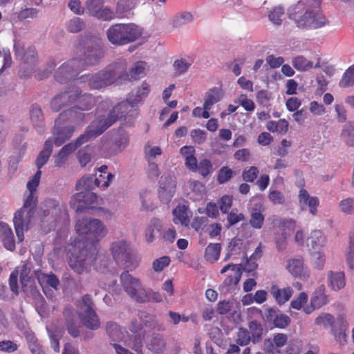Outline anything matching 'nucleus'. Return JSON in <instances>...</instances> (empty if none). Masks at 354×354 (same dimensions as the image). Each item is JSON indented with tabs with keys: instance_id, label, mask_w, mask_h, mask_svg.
Masks as SVG:
<instances>
[{
	"instance_id": "nucleus-59",
	"label": "nucleus",
	"mask_w": 354,
	"mask_h": 354,
	"mask_svg": "<svg viewBox=\"0 0 354 354\" xmlns=\"http://www.w3.org/2000/svg\"><path fill=\"white\" fill-rule=\"evenodd\" d=\"M145 153L147 161L150 162L153 161L157 156L161 155L162 150L159 147H151L148 145L145 147Z\"/></svg>"
},
{
	"instance_id": "nucleus-19",
	"label": "nucleus",
	"mask_w": 354,
	"mask_h": 354,
	"mask_svg": "<svg viewBox=\"0 0 354 354\" xmlns=\"http://www.w3.org/2000/svg\"><path fill=\"white\" fill-rule=\"evenodd\" d=\"M37 278L42 287L43 291L46 296L49 298L53 297V292L49 289L53 288L55 290H57L59 285V280L54 274H38L35 273Z\"/></svg>"
},
{
	"instance_id": "nucleus-47",
	"label": "nucleus",
	"mask_w": 354,
	"mask_h": 354,
	"mask_svg": "<svg viewBox=\"0 0 354 354\" xmlns=\"http://www.w3.org/2000/svg\"><path fill=\"white\" fill-rule=\"evenodd\" d=\"M354 85V64L351 66L343 74L339 82V86L342 88Z\"/></svg>"
},
{
	"instance_id": "nucleus-17",
	"label": "nucleus",
	"mask_w": 354,
	"mask_h": 354,
	"mask_svg": "<svg viewBox=\"0 0 354 354\" xmlns=\"http://www.w3.org/2000/svg\"><path fill=\"white\" fill-rule=\"evenodd\" d=\"M80 94V88L77 85L68 87L64 92L56 95L50 102V107L54 111H59L60 109L68 104L75 102Z\"/></svg>"
},
{
	"instance_id": "nucleus-52",
	"label": "nucleus",
	"mask_w": 354,
	"mask_h": 354,
	"mask_svg": "<svg viewBox=\"0 0 354 354\" xmlns=\"http://www.w3.org/2000/svg\"><path fill=\"white\" fill-rule=\"evenodd\" d=\"M192 63L193 61L191 59L182 58L176 59L174 63V66L178 74H183L187 71Z\"/></svg>"
},
{
	"instance_id": "nucleus-23",
	"label": "nucleus",
	"mask_w": 354,
	"mask_h": 354,
	"mask_svg": "<svg viewBox=\"0 0 354 354\" xmlns=\"http://www.w3.org/2000/svg\"><path fill=\"white\" fill-rule=\"evenodd\" d=\"M117 66H121L123 69L122 75H127V78H119L120 83L122 84L126 81H131L140 79L145 75L146 63L143 62H138L134 64L133 67L130 69L129 73L126 71V66L124 64L117 63Z\"/></svg>"
},
{
	"instance_id": "nucleus-10",
	"label": "nucleus",
	"mask_w": 354,
	"mask_h": 354,
	"mask_svg": "<svg viewBox=\"0 0 354 354\" xmlns=\"http://www.w3.org/2000/svg\"><path fill=\"white\" fill-rule=\"evenodd\" d=\"M93 301L88 295H84L77 303V313L83 325L91 330H96L100 326L97 315L93 308Z\"/></svg>"
},
{
	"instance_id": "nucleus-53",
	"label": "nucleus",
	"mask_w": 354,
	"mask_h": 354,
	"mask_svg": "<svg viewBox=\"0 0 354 354\" xmlns=\"http://www.w3.org/2000/svg\"><path fill=\"white\" fill-rule=\"evenodd\" d=\"M279 227L282 234L289 236L296 227V222L292 218L283 219L281 221Z\"/></svg>"
},
{
	"instance_id": "nucleus-32",
	"label": "nucleus",
	"mask_w": 354,
	"mask_h": 354,
	"mask_svg": "<svg viewBox=\"0 0 354 354\" xmlns=\"http://www.w3.org/2000/svg\"><path fill=\"white\" fill-rule=\"evenodd\" d=\"M194 21V16L188 11L176 13L169 21V24L174 28H178L191 24Z\"/></svg>"
},
{
	"instance_id": "nucleus-37",
	"label": "nucleus",
	"mask_w": 354,
	"mask_h": 354,
	"mask_svg": "<svg viewBox=\"0 0 354 354\" xmlns=\"http://www.w3.org/2000/svg\"><path fill=\"white\" fill-rule=\"evenodd\" d=\"M187 210V207L184 205H179L173 210L174 221L176 224L180 223L185 226L189 225V219Z\"/></svg>"
},
{
	"instance_id": "nucleus-35",
	"label": "nucleus",
	"mask_w": 354,
	"mask_h": 354,
	"mask_svg": "<svg viewBox=\"0 0 354 354\" xmlns=\"http://www.w3.org/2000/svg\"><path fill=\"white\" fill-rule=\"evenodd\" d=\"M326 288L324 285L318 286L313 292L310 304L319 308L328 303L326 295H325Z\"/></svg>"
},
{
	"instance_id": "nucleus-50",
	"label": "nucleus",
	"mask_w": 354,
	"mask_h": 354,
	"mask_svg": "<svg viewBox=\"0 0 354 354\" xmlns=\"http://www.w3.org/2000/svg\"><path fill=\"white\" fill-rule=\"evenodd\" d=\"M84 27V22L79 17H73L68 20L66 24V28L68 31L76 33L81 31Z\"/></svg>"
},
{
	"instance_id": "nucleus-31",
	"label": "nucleus",
	"mask_w": 354,
	"mask_h": 354,
	"mask_svg": "<svg viewBox=\"0 0 354 354\" xmlns=\"http://www.w3.org/2000/svg\"><path fill=\"white\" fill-rule=\"evenodd\" d=\"M325 243L326 238L323 232L320 230L311 232L307 239V244L310 251L323 249Z\"/></svg>"
},
{
	"instance_id": "nucleus-56",
	"label": "nucleus",
	"mask_w": 354,
	"mask_h": 354,
	"mask_svg": "<svg viewBox=\"0 0 354 354\" xmlns=\"http://www.w3.org/2000/svg\"><path fill=\"white\" fill-rule=\"evenodd\" d=\"M252 341L249 331L243 328H240L237 333L236 343L240 346H246Z\"/></svg>"
},
{
	"instance_id": "nucleus-30",
	"label": "nucleus",
	"mask_w": 354,
	"mask_h": 354,
	"mask_svg": "<svg viewBox=\"0 0 354 354\" xmlns=\"http://www.w3.org/2000/svg\"><path fill=\"white\" fill-rule=\"evenodd\" d=\"M102 183L101 178H95L93 176L82 177L76 183V189L84 192H91L97 187H100Z\"/></svg>"
},
{
	"instance_id": "nucleus-18",
	"label": "nucleus",
	"mask_w": 354,
	"mask_h": 354,
	"mask_svg": "<svg viewBox=\"0 0 354 354\" xmlns=\"http://www.w3.org/2000/svg\"><path fill=\"white\" fill-rule=\"evenodd\" d=\"M78 191V193L72 196L70 205L76 212H82L88 205L93 204L96 201L97 196L91 192H84L82 190Z\"/></svg>"
},
{
	"instance_id": "nucleus-27",
	"label": "nucleus",
	"mask_w": 354,
	"mask_h": 354,
	"mask_svg": "<svg viewBox=\"0 0 354 354\" xmlns=\"http://www.w3.org/2000/svg\"><path fill=\"white\" fill-rule=\"evenodd\" d=\"M270 292L279 305H283L287 302L293 293L292 289L290 287L288 286L281 289L275 284L270 287Z\"/></svg>"
},
{
	"instance_id": "nucleus-13",
	"label": "nucleus",
	"mask_w": 354,
	"mask_h": 354,
	"mask_svg": "<svg viewBox=\"0 0 354 354\" xmlns=\"http://www.w3.org/2000/svg\"><path fill=\"white\" fill-rule=\"evenodd\" d=\"M129 108L120 109L118 111L113 113L112 110L105 114L98 115L91 124H94V129L98 136L101 135L108 128H109L118 119L126 117Z\"/></svg>"
},
{
	"instance_id": "nucleus-9",
	"label": "nucleus",
	"mask_w": 354,
	"mask_h": 354,
	"mask_svg": "<svg viewBox=\"0 0 354 354\" xmlns=\"http://www.w3.org/2000/svg\"><path fill=\"white\" fill-rule=\"evenodd\" d=\"M94 124H89L86 128L84 133L80 135L75 141L71 142L65 145L54 156L55 165L57 167L62 166L68 156L72 153L77 147L88 142L90 139L96 138L98 134L94 129Z\"/></svg>"
},
{
	"instance_id": "nucleus-8",
	"label": "nucleus",
	"mask_w": 354,
	"mask_h": 354,
	"mask_svg": "<svg viewBox=\"0 0 354 354\" xmlns=\"http://www.w3.org/2000/svg\"><path fill=\"white\" fill-rule=\"evenodd\" d=\"M110 252L118 265L123 266L130 270L138 267V261L134 259L132 249L127 241L118 240L112 242Z\"/></svg>"
},
{
	"instance_id": "nucleus-7",
	"label": "nucleus",
	"mask_w": 354,
	"mask_h": 354,
	"mask_svg": "<svg viewBox=\"0 0 354 354\" xmlns=\"http://www.w3.org/2000/svg\"><path fill=\"white\" fill-rule=\"evenodd\" d=\"M40 219L50 230L57 225L66 224L68 222V214L65 205L54 200H48L41 206Z\"/></svg>"
},
{
	"instance_id": "nucleus-1",
	"label": "nucleus",
	"mask_w": 354,
	"mask_h": 354,
	"mask_svg": "<svg viewBox=\"0 0 354 354\" xmlns=\"http://www.w3.org/2000/svg\"><path fill=\"white\" fill-rule=\"evenodd\" d=\"M75 229L78 235L90 238L71 240L66 249L69 266L77 273L82 274L97 255L96 245L107 235L108 229L101 220L88 217L78 218Z\"/></svg>"
},
{
	"instance_id": "nucleus-42",
	"label": "nucleus",
	"mask_w": 354,
	"mask_h": 354,
	"mask_svg": "<svg viewBox=\"0 0 354 354\" xmlns=\"http://www.w3.org/2000/svg\"><path fill=\"white\" fill-rule=\"evenodd\" d=\"M310 260L315 269L322 270L326 262V255L323 249L310 251Z\"/></svg>"
},
{
	"instance_id": "nucleus-39",
	"label": "nucleus",
	"mask_w": 354,
	"mask_h": 354,
	"mask_svg": "<svg viewBox=\"0 0 354 354\" xmlns=\"http://www.w3.org/2000/svg\"><path fill=\"white\" fill-rule=\"evenodd\" d=\"M137 106L138 104H134L132 101L127 100L126 101L121 102L115 106L113 107V113L118 111L120 109L129 108L126 117L124 118L125 120L129 119L130 120L138 117L139 112Z\"/></svg>"
},
{
	"instance_id": "nucleus-49",
	"label": "nucleus",
	"mask_w": 354,
	"mask_h": 354,
	"mask_svg": "<svg viewBox=\"0 0 354 354\" xmlns=\"http://www.w3.org/2000/svg\"><path fill=\"white\" fill-rule=\"evenodd\" d=\"M106 332L109 336L114 341L119 340L123 337V331L116 323H107Z\"/></svg>"
},
{
	"instance_id": "nucleus-2",
	"label": "nucleus",
	"mask_w": 354,
	"mask_h": 354,
	"mask_svg": "<svg viewBox=\"0 0 354 354\" xmlns=\"http://www.w3.org/2000/svg\"><path fill=\"white\" fill-rule=\"evenodd\" d=\"M321 5V0H299L288 8V17L299 28H320L328 24Z\"/></svg>"
},
{
	"instance_id": "nucleus-3",
	"label": "nucleus",
	"mask_w": 354,
	"mask_h": 354,
	"mask_svg": "<svg viewBox=\"0 0 354 354\" xmlns=\"http://www.w3.org/2000/svg\"><path fill=\"white\" fill-rule=\"evenodd\" d=\"M103 57L101 42L97 40L95 44L88 47L82 59L74 58L62 64L55 74L57 82L64 83L77 75L85 66L97 64Z\"/></svg>"
},
{
	"instance_id": "nucleus-24",
	"label": "nucleus",
	"mask_w": 354,
	"mask_h": 354,
	"mask_svg": "<svg viewBox=\"0 0 354 354\" xmlns=\"http://www.w3.org/2000/svg\"><path fill=\"white\" fill-rule=\"evenodd\" d=\"M250 225L255 229H261L264 223V216L262 214L263 205L260 201L252 200L250 201Z\"/></svg>"
},
{
	"instance_id": "nucleus-60",
	"label": "nucleus",
	"mask_w": 354,
	"mask_h": 354,
	"mask_svg": "<svg viewBox=\"0 0 354 354\" xmlns=\"http://www.w3.org/2000/svg\"><path fill=\"white\" fill-rule=\"evenodd\" d=\"M170 263V258L167 256H163L153 261L152 267L155 272H160Z\"/></svg>"
},
{
	"instance_id": "nucleus-11",
	"label": "nucleus",
	"mask_w": 354,
	"mask_h": 354,
	"mask_svg": "<svg viewBox=\"0 0 354 354\" xmlns=\"http://www.w3.org/2000/svg\"><path fill=\"white\" fill-rule=\"evenodd\" d=\"M18 275L20 276V282L24 292L31 290L34 283L31 265L26 263H24L21 266L17 267V268L10 274L9 277L10 290L15 295H18Z\"/></svg>"
},
{
	"instance_id": "nucleus-5",
	"label": "nucleus",
	"mask_w": 354,
	"mask_h": 354,
	"mask_svg": "<svg viewBox=\"0 0 354 354\" xmlns=\"http://www.w3.org/2000/svg\"><path fill=\"white\" fill-rule=\"evenodd\" d=\"M122 71L121 66L113 64L96 73L80 76L76 80V84H87L89 88L93 89L103 88L115 83L120 84L119 78H127V75H122Z\"/></svg>"
},
{
	"instance_id": "nucleus-64",
	"label": "nucleus",
	"mask_w": 354,
	"mask_h": 354,
	"mask_svg": "<svg viewBox=\"0 0 354 354\" xmlns=\"http://www.w3.org/2000/svg\"><path fill=\"white\" fill-rule=\"evenodd\" d=\"M346 263L350 269L354 268V240L351 239L346 254Z\"/></svg>"
},
{
	"instance_id": "nucleus-6",
	"label": "nucleus",
	"mask_w": 354,
	"mask_h": 354,
	"mask_svg": "<svg viewBox=\"0 0 354 354\" xmlns=\"http://www.w3.org/2000/svg\"><path fill=\"white\" fill-rule=\"evenodd\" d=\"M142 34V28L133 23L115 24L111 26L106 30L109 41L116 46H122L133 42Z\"/></svg>"
},
{
	"instance_id": "nucleus-48",
	"label": "nucleus",
	"mask_w": 354,
	"mask_h": 354,
	"mask_svg": "<svg viewBox=\"0 0 354 354\" xmlns=\"http://www.w3.org/2000/svg\"><path fill=\"white\" fill-rule=\"evenodd\" d=\"M96 261V263L95 264V269L97 272H101V273H106L109 272V265L110 262L107 258L105 257H99L97 259L96 258V255L95 256V259L93 261ZM93 262H92L91 264H92ZM91 265H90L86 270L85 272H87L88 268H90ZM84 272V271L83 272Z\"/></svg>"
},
{
	"instance_id": "nucleus-33",
	"label": "nucleus",
	"mask_w": 354,
	"mask_h": 354,
	"mask_svg": "<svg viewBox=\"0 0 354 354\" xmlns=\"http://www.w3.org/2000/svg\"><path fill=\"white\" fill-rule=\"evenodd\" d=\"M328 281L330 287L335 291H338L346 285L345 275L343 272L329 271Z\"/></svg>"
},
{
	"instance_id": "nucleus-44",
	"label": "nucleus",
	"mask_w": 354,
	"mask_h": 354,
	"mask_svg": "<svg viewBox=\"0 0 354 354\" xmlns=\"http://www.w3.org/2000/svg\"><path fill=\"white\" fill-rule=\"evenodd\" d=\"M221 252L219 243H210L207 245L205 252V258L207 261L214 262L218 260Z\"/></svg>"
},
{
	"instance_id": "nucleus-63",
	"label": "nucleus",
	"mask_w": 354,
	"mask_h": 354,
	"mask_svg": "<svg viewBox=\"0 0 354 354\" xmlns=\"http://www.w3.org/2000/svg\"><path fill=\"white\" fill-rule=\"evenodd\" d=\"M31 120L34 125H37L39 127L43 126V116L41 109L37 106H33L30 113Z\"/></svg>"
},
{
	"instance_id": "nucleus-57",
	"label": "nucleus",
	"mask_w": 354,
	"mask_h": 354,
	"mask_svg": "<svg viewBox=\"0 0 354 354\" xmlns=\"http://www.w3.org/2000/svg\"><path fill=\"white\" fill-rule=\"evenodd\" d=\"M241 270H236V272L227 275V278L224 280L223 285L226 287L237 285L241 279Z\"/></svg>"
},
{
	"instance_id": "nucleus-38",
	"label": "nucleus",
	"mask_w": 354,
	"mask_h": 354,
	"mask_svg": "<svg viewBox=\"0 0 354 354\" xmlns=\"http://www.w3.org/2000/svg\"><path fill=\"white\" fill-rule=\"evenodd\" d=\"M52 140L50 139H48L45 142L43 150L39 153L36 159V165L38 170H40V169L47 162L52 153Z\"/></svg>"
},
{
	"instance_id": "nucleus-20",
	"label": "nucleus",
	"mask_w": 354,
	"mask_h": 354,
	"mask_svg": "<svg viewBox=\"0 0 354 354\" xmlns=\"http://www.w3.org/2000/svg\"><path fill=\"white\" fill-rule=\"evenodd\" d=\"M223 97L222 89L218 87H214L209 89L204 96L203 109H205L203 118L207 119L210 117L209 111L212 106L220 102Z\"/></svg>"
},
{
	"instance_id": "nucleus-21",
	"label": "nucleus",
	"mask_w": 354,
	"mask_h": 354,
	"mask_svg": "<svg viewBox=\"0 0 354 354\" xmlns=\"http://www.w3.org/2000/svg\"><path fill=\"white\" fill-rule=\"evenodd\" d=\"M139 317L141 320V322H138V320H133L131 322L130 330L132 332H140L142 330L143 325L149 327H153L156 328L158 330H165V326H163V324H153V322H155V317L153 315L147 314L145 312H141L139 314Z\"/></svg>"
},
{
	"instance_id": "nucleus-46",
	"label": "nucleus",
	"mask_w": 354,
	"mask_h": 354,
	"mask_svg": "<svg viewBox=\"0 0 354 354\" xmlns=\"http://www.w3.org/2000/svg\"><path fill=\"white\" fill-rule=\"evenodd\" d=\"M47 330L50 339L51 347L55 352H59V339L62 335V330L57 328L54 330L52 326L47 327Z\"/></svg>"
},
{
	"instance_id": "nucleus-51",
	"label": "nucleus",
	"mask_w": 354,
	"mask_h": 354,
	"mask_svg": "<svg viewBox=\"0 0 354 354\" xmlns=\"http://www.w3.org/2000/svg\"><path fill=\"white\" fill-rule=\"evenodd\" d=\"M284 16V8L283 7L279 6L274 8L269 13V19L274 25H280L282 22L283 17Z\"/></svg>"
},
{
	"instance_id": "nucleus-16",
	"label": "nucleus",
	"mask_w": 354,
	"mask_h": 354,
	"mask_svg": "<svg viewBox=\"0 0 354 354\" xmlns=\"http://www.w3.org/2000/svg\"><path fill=\"white\" fill-rule=\"evenodd\" d=\"M176 181L174 174H168L161 176L159 181L158 196L163 203H169L174 196Z\"/></svg>"
},
{
	"instance_id": "nucleus-22",
	"label": "nucleus",
	"mask_w": 354,
	"mask_h": 354,
	"mask_svg": "<svg viewBox=\"0 0 354 354\" xmlns=\"http://www.w3.org/2000/svg\"><path fill=\"white\" fill-rule=\"evenodd\" d=\"M286 268L292 276L299 277L302 280H307L310 277V272L307 267L304 266L302 258L289 260Z\"/></svg>"
},
{
	"instance_id": "nucleus-29",
	"label": "nucleus",
	"mask_w": 354,
	"mask_h": 354,
	"mask_svg": "<svg viewBox=\"0 0 354 354\" xmlns=\"http://www.w3.org/2000/svg\"><path fill=\"white\" fill-rule=\"evenodd\" d=\"M75 101L77 102V104L71 109H75L77 111L83 113L84 111H88L91 109L95 104V97L89 93L82 94V91L80 89V94L77 96Z\"/></svg>"
},
{
	"instance_id": "nucleus-36",
	"label": "nucleus",
	"mask_w": 354,
	"mask_h": 354,
	"mask_svg": "<svg viewBox=\"0 0 354 354\" xmlns=\"http://www.w3.org/2000/svg\"><path fill=\"white\" fill-rule=\"evenodd\" d=\"M149 91V85L144 82L140 87L131 91L128 100L132 101L134 104H139L147 97Z\"/></svg>"
},
{
	"instance_id": "nucleus-34",
	"label": "nucleus",
	"mask_w": 354,
	"mask_h": 354,
	"mask_svg": "<svg viewBox=\"0 0 354 354\" xmlns=\"http://www.w3.org/2000/svg\"><path fill=\"white\" fill-rule=\"evenodd\" d=\"M147 348L154 353H162L166 349V342L164 337L160 334L153 335L147 342Z\"/></svg>"
},
{
	"instance_id": "nucleus-55",
	"label": "nucleus",
	"mask_w": 354,
	"mask_h": 354,
	"mask_svg": "<svg viewBox=\"0 0 354 354\" xmlns=\"http://www.w3.org/2000/svg\"><path fill=\"white\" fill-rule=\"evenodd\" d=\"M37 202V198L35 195V193L29 192L28 196L24 200V205L21 208H25L26 210L30 209V212L35 213Z\"/></svg>"
},
{
	"instance_id": "nucleus-26",
	"label": "nucleus",
	"mask_w": 354,
	"mask_h": 354,
	"mask_svg": "<svg viewBox=\"0 0 354 354\" xmlns=\"http://www.w3.org/2000/svg\"><path fill=\"white\" fill-rule=\"evenodd\" d=\"M0 241L8 250L13 251L15 249L12 231L8 224L2 222H0Z\"/></svg>"
},
{
	"instance_id": "nucleus-58",
	"label": "nucleus",
	"mask_w": 354,
	"mask_h": 354,
	"mask_svg": "<svg viewBox=\"0 0 354 354\" xmlns=\"http://www.w3.org/2000/svg\"><path fill=\"white\" fill-rule=\"evenodd\" d=\"M78 160L82 167H85L91 160V149L85 147L80 149L77 153Z\"/></svg>"
},
{
	"instance_id": "nucleus-40",
	"label": "nucleus",
	"mask_w": 354,
	"mask_h": 354,
	"mask_svg": "<svg viewBox=\"0 0 354 354\" xmlns=\"http://www.w3.org/2000/svg\"><path fill=\"white\" fill-rule=\"evenodd\" d=\"M64 315L66 319V327L68 333L73 337H76L80 334L79 326L73 320V312L71 308H66L64 311Z\"/></svg>"
},
{
	"instance_id": "nucleus-62",
	"label": "nucleus",
	"mask_w": 354,
	"mask_h": 354,
	"mask_svg": "<svg viewBox=\"0 0 354 354\" xmlns=\"http://www.w3.org/2000/svg\"><path fill=\"white\" fill-rule=\"evenodd\" d=\"M29 348L32 354H45L37 339L32 335L27 336Z\"/></svg>"
},
{
	"instance_id": "nucleus-54",
	"label": "nucleus",
	"mask_w": 354,
	"mask_h": 354,
	"mask_svg": "<svg viewBox=\"0 0 354 354\" xmlns=\"http://www.w3.org/2000/svg\"><path fill=\"white\" fill-rule=\"evenodd\" d=\"M340 211L346 214L354 212V198H347L342 200L339 203Z\"/></svg>"
},
{
	"instance_id": "nucleus-15",
	"label": "nucleus",
	"mask_w": 354,
	"mask_h": 354,
	"mask_svg": "<svg viewBox=\"0 0 354 354\" xmlns=\"http://www.w3.org/2000/svg\"><path fill=\"white\" fill-rule=\"evenodd\" d=\"M35 214L30 212V209L26 210L25 208H21L15 214L13 223L19 242L24 241V233L28 230Z\"/></svg>"
},
{
	"instance_id": "nucleus-14",
	"label": "nucleus",
	"mask_w": 354,
	"mask_h": 354,
	"mask_svg": "<svg viewBox=\"0 0 354 354\" xmlns=\"http://www.w3.org/2000/svg\"><path fill=\"white\" fill-rule=\"evenodd\" d=\"M104 0H86L85 9L89 15L103 21L115 19L113 10L104 6Z\"/></svg>"
},
{
	"instance_id": "nucleus-45",
	"label": "nucleus",
	"mask_w": 354,
	"mask_h": 354,
	"mask_svg": "<svg viewBox=\"0 0 354 354\" xmlns=\"http://www.w3.org/2000/svg\"><path fill=\"white\" fill-rule=\"evenodd\" d=\"M248 328L251 333L252 342L254 344L260 342L263 334L261 324L257 321H251L249 322Z\"/></svg>"
},
{
	"instance_id": "nucleus-4",
	"label": "nucleus",
	"mask_w": 354,
	"mask_h": 354,
	"mask_svg": "<svg viewBox=\"0 0 354 354\" xmlns=\"http://www.w3.org/2000/svg\"><path fill=\"white\" fill-rule=\"evenodd\" d=\"M85 114L75 109H68L62 113L55 121V127L52 131V144L59 147L68 140L76 130L77 127L84 124Z\"/></svg>"
},
{
	"instance_id": "nucleus-12",
	"label": "nucleus",
	"mask_w": 354,
	"mask_h": 354,
	"mask_svg": "<svg viewBox=\"0 0 354 354\" xmlns=\"http://www.w3.org/2000/svg\"><path fill=\"white\" fill-rule=\"evenodd\" d=\"M120 279L123 289L131 299L139 303L146 299V288L139 278L133 277L129 271H124Z\"/></svg>"
},
{
	"instance_id": "nucleus-25",
	"label": "nucleus",
	"mask_w": 354,
	"mask_h": 354,
	"mask_svg": "<svg viewBox=\"0 0 354 354\" xmlns=\"http://www.w3.org/2000/svg\"><path fill=\"white\" fill-rule=\"evenodd\" d=\"M298 198L302 209L307 207L310 214L317 215V207L319 205V200L317 197L310 196L306 189H301L299 191Z\"/></svg>"
},
{
	"instance_id": "nucleus-28",
	"label": "nucleus",
	"mask_w": 354,
	"mask_h": 354,
	"mask_svg": "<svg viewBox=\"0 0 354 354\" xmlns=\"http://www.w3.org/2000/svg\"><path fill=\"white\" fill-rule=\"evenodd\" d=\"M140 0H119L117 3L115 10L113 11L115 18H123L127 17L130 12L138 5Z\"/></svg>"
},
{
	"instance_id": "nucleus-43",
	"label": "nucleus",
	"mask_w": 354,
	"mask_h": 354,
	"mask_svg": "<svg viewBox=\"0 0 354 354\" xmlns=\"http://www.w3.org/2000/svg\"><path fill=\"white\" fill-rule=\"evenodd\" d=\"M292 64L299 71H306L313 67V62L307 59L302 55L293 57Z\"/></svg>"
},
{
	"instance_id": "nucleus-61",
	"label": "nucleus",
	"mask_w": 354,
	"mask_h": 354,
	"mask_svg": "<svg viewBox=\"0 0 354 354\" xmlns=\"http://www.w3.org/2000/svg\"><path fill=\"white\" fill-rule=\"evenodd\" d=\"M308 298V295L306 292H300L299 295L291 301L290 307L296 310L301 309L304 305L306 304Z\"/></svg>"
},
{
	"instance_id": "nucleus-41",
	"label": "nucleus",
	"mask_w": 354,
	"mask_h": 354,
	"mask_svg": "<svg viewBox=\"0 0 354 354\" xmlns=\"http://www.w3.org/2000/svg\"><path fill=\"white\" fill-rule=\"evenodd\" d=\"M341 140L348 147H354V123H346L340 133Z\"/></svg>"
}]
</instances>
